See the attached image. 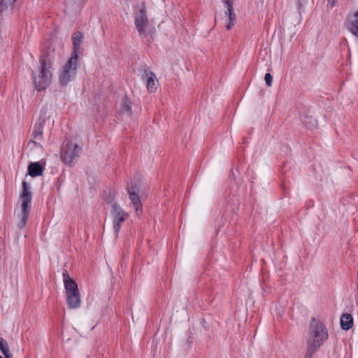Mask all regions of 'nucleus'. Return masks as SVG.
Listing matches in <instances>:
<instances>
[{
  "label": "nucleus",
  "mask_w": 358,
  "mask_h": 358,
  "mask_svg": "<svg viewBox=\"0 0 358 358\" xmlns=\"http://www.w3.org/2000/svg\"><path fill=\"white\" fill-rule=\"evenodd\" d=\"M6 358H13L12 355L10 353V351H8L7 353L3 354Z\"/></svg>",
  "instance_id": "nucleus-25"
},
{
  "label": "nucleus",
  "mask_w": 358,
  "mask_h": 358,
  "mask_svg": "<svg viewBox=\"0 0 358 358\" xmlns=\"http://www.w3.org/2000/svg\"><path fill=\"white\" fill-rule=\"evenodd\" d=\"M84 39L83 34L80 31H76L73 34L72 43L73 45V50L71 57H74L75 59H78V51L80 49V45Z\"/></svg>",
  "instance_id": "nucleus-11"
},
{
  "label": "nucleus",
  "mask_w": 358,
  "mask_h": 358,
  "mask_svg": "<svg viewBox=\"0 0 358 358\" xmlns=\"http://www.w3.org/2000/svg\"><path fill=\"white\" fill-rule=\"evenodd\" d=\"M20 199L22 201V212L20 215L18 227L20 229H22L25 227L27 219L29 217L31 208V201L32 199V194L30 191V186L24 180L22 182V192L20 194Z\"/></svg>",
  "instance_id": "nucleus-5"
},
{
  "label": "nucleus",
  "mask_w": 358,
  "mask_h": 358,
  "mask_svg": "<svg viewBox=\"0 0 358 358\" xmlns=\"http://www.w3.org/2000/svg\"><path fill=\"white\" fill-rule=\"evenodd\" d=\"M0 358H3V357L0 355Z\"/></svg>",
  "instance_id": "nucleus-26"
},
{
  "label": "nucleus",
  "mask_w": 358,
  "mask_h": 358,
  "mask_svg": "<svg viewBox=\"0 0 358 358\" xmlns=\"http://www.w3.org/2000/svg\"><path fill=\"white\" fill-rule=\"evenodd\" d=\"M227 10L225 12V15L229 17V22L226 25L227 30H230L235 24L236 14L234 11L233 6L227 7Z\"/></svg>",
  "instance_id": "nucleus-16"
},
{
  "label": "nucleus",
  "mask_w": 358,
  "mask_h": 358,
  "mask_svg": "<svg viewBox=\"0 0 358 358\" xmlns=\"http://www.w3.org/2000/svg\"><path fill=\"white\" fill-rule=\"evenodd\" d=\"M0 350L3 354H6L9 351L8 343L2 338H0Z\"/></svg>",
  "instance_id": "nucleus-20"
},
{
  "label": "nucleus",
  "mask_w": 358,
  "mask_h": 358,
  "mask_svg": "<svg viewBox=\"0 0 358 358\" xmlns=\"http://www.w3.org/2000/svg\"><path fill=\"white\" fill-rule=\"evenodd\" d=\"M145 76L147 82V89L149 92H153L157 87V79L155 74L151 71H146Z\"/></svg>",
  "instance_id": "nucleus-12"
},
{
  "label": "nucleus",
  "mask_w": 358,
  "mask_h": 358,
  "mask_svg": "<svg viewBox=\"0 0 358 358\" xmlns=\"http://www.w3.org/2000/svg\"><path fill=\"white\" fill-rule=\"evenodd\" d=\"M45 119H40L34 125L33 129V140L29 142V144L33 143L36 147H41V144L37 141H41L43 139V127L45 124Z\"/></svg>",
  "instance_id": "nucleus-9"
},
{
  "label": "nucleus",
  "mask_w": 358,
  "mask_h": 358,
  "mask_svg": "<svg viewBox=\"0 0 358 358\" xmlns=\"http://www.w3.org/2000/svg\"><path fill=\"white\" fill-rule=\"evenodd\" d=\"M17 0H1L0 1V13L3 10L13 6Z\"/></svg>",
  "instance_id": "nucleus-19"
},
{
  "label": "nucleus",
  "mask_w": 358,
  "mask_h": 358,
  "mask_svg": "<svg viewBox=\"0 0 358 358\" xmlns=\"http://www.w3.org/2000/svg\"><path fill=\"white\" fill-rule=\"evenodd\" d=\"M111 216L113 218V230L115 231V237H117L122 223L128 217V213H126L118 204L113 203L112 206Z\"/></svg>",
  "instance_id": "nucleus-8"
},
{
  "label": "nucleus",
  "mask_w": 358,
  "mask_h": 358,
  "mask_svg": "<svg viewBox=\"0 0 358 358\" xmlns=\"http://www.w3.org/2000/svg\"><path fill=\"white\" fill-rule=\"evenodd\" d=\"M134 25L138 34L147 38L148 41L152 39L156 32L155 27L150 22L145 5H138L134 10Z\"/></svg>",
  "instance_id": "nucleus-3"
},
{
  "label": "nucleus",
  "mask_w": 358,
  "mask_h": 358,
  "mask_svg": "<svg viewBox=\"0 0 358 358\" xmlns=\"http://www.w3.org/2000/svg\"><path fill=\"white\" fill-rule=\"evenodd\" d=\"M264 80L267 86L270 87L272 85L273 77L270 73H266L265 74Z\"/></svg>",
  "instance_id": "nucleus-21"
},
{
  "label": "nucleus",
  "mask_w": 358,
  "mask_h": 358,
  "mask_svg": "<svg viewBox=\"0 0 358 358\" xmlns=\"http://www.w3.org/2000/svg\"><path fill=\"white\" fill-rule=\"evenodd\" d=\"M304 125L309 129H313L317 127V120L311 116H306L303 120Z\"/></svg>",
  "instance_id": "nucleus-18"
},
{
  "label": "nucleus",
  "mask_w": 358,
  "mask_h": 358,
  "mask_svg": "<svg viewBox=\"0 0 358 358\" xmlns=\"http://www.w3.org/2000/svg\"><path fill=\"white\" fill-rule=\"evenodd\" d=\"M235 0H223V3L226 7H231L234 5V1Z\"/></svg>",
  "instance_id": "nucleus-22"
},
{
  "label": "nucleus",
  "mask_w": 358,
  "mask_h": 358,
  "mask_svg": "<svg viewBox=\"0 0 358 358\" xmlns=\"http://www.w3.org/2000/svg\"><path fill=\"white\" fill-rule=\"evenodd\" d=\"M341 326L344 330H349L352 327L353 318L350 314H343L341 317Z\"/></svg>",
  "instance_id": "nucleus-15"
},
{
  "label": "nucleus",
  "mask_w": 358,
  "mask_h": 358,
  "mask_svg": "<svg viewBox=\"0 0 358 358\" xmlns=\"http://www.w3.org/2000/svg\"><path fill=\"white\" fill-rule=\"evenodd\" d=\"M307 3V0H298V4L299 8L303 6Z\"/></svg>",
  "instance_id": "nucleus-23"
},
{
  "label": "nucleus",
  "mask_w": 358,
  "mask_h": 358,
  "mask_svg": "<svg viewBox=\"0 0 358 358\" xmlns=\"http://www.w3.org/2000/svg\"><path fill=\"white\" fill-rule=\"evenodd\" d=\"M28 173L31 177L40 176L43 174L44 167L38 162H31L28 166Z\"/></svg>",
  "instance_id": "nucleus-14"
},
{
  "label": "nucleus",
  "mask_w": 358,
  "mask_h": 358,
  "mask_svg": "<svg viewBox=\"0 0 358 358\" xmlns=\"http://www.w3.org/2000/svg\"><path fill=\"white\" fill-rule=\"evenodd\" d=\"M348 29L352 34L358 37V11H355L349 17Z\"/></svg>",
  "instance_id": "nucleus-13"
},
{
  "label": "nucleus",
  "mask_w": 358,
  "mask_h": 358,
  "mask_svg": "<svg viewBox=\"0 0 358 358\" xmlns=\"http://www.w3.org/2000/svg\"><path fill=\"white\" fill-rule=\"evenodd\" d=\"M328 4L330 5L331 8L334 7L337 0H327Z\"/></svg>",
  "instance_id": "nucleus-24"
},
{
  "label": "nucleus",
  "mask_w": 358,
  "mask_h": 358,
  "mask_svg": "<svg viewBox=\"0 0 358 358\" xmlns=\"http://www.w3.org/2000/svg\"><path fill=\"white\" fill-rule=\"evenodd\" d=\"M121 113L128 117H130L131 115V102L127 99L124 100L121 108Z\"/></svg>",
  "instance_id": "nucleus-17"
},
{
  "label": "nucleus",
  "mask_w": 358,
  "mask_h": 358,
  "mask_svg": "<svg viewBox=\"0 0 358 358\" xmlns=\"http://www.w3.org/2000/svg\"><path fill=\"white\" fill-rule=\"evenodd\" d=\"M66 295V303L69 308H77L80 305V294L78 285L69 275L66 270L62 273Z\"/></svg>",
  "instance_id": "nucleus-4"
},
{
  "label": "nucleus",
  "mask_w": 358,
  "mask_h": 358,
  "mask_svg": "<svg viewBox=\"0 0 358 358\" xmlns=\"http://www.w3.org/2000/svg\"><path fill=\"white\" fill-rule=\"evenodd\" d=\"M78 59L71 57L65 65L62 67L59 80L62 85H67L76 76L77 73Z\"/></svg>",
  "instance_id": "nucleus-6"
},
{
  "label": "nucleus",
  "mask_w": 358,
  "mask_h": 358,
  "mask_svg": "<svg viewBox=\"0 0 358 358\" xmlns=\"http://www.w3.org/2000/svg\"><path fill=\"white\" fill-rule=\"evenodd\" d=\"M327 338L328 332L324 324L313 318L310 324L305 358H311Z\"/></svg>",
  "instance_id": "nucleus-1"
},
{
  "label": "nucleus",
  "mask_w": 358,
  "mask_h": 358,
  "mask_svg": "<svg viewBox=\"0 0 358 358\" xmlns=\"http://www.w3.org/2000/svg\"><path fill=\"white\" fill-rule=\"evenodd\" d=\"M52 69L50 58L47 55L41 56L38 71L32 73L33 82L38 91L45 90L50 85L52 78Z\"/></svg>",
  "instance_id": "nucleus-2"
},
{
  "label": "nucleus",
  "mask_w": 358,
  "mask_h": 358,
  "mask_svg": "<svg viewBox=\"0 0 358 358\" xmlns=\"http://www.w3.org/2000/svg\"><path fill=\"white\" fill-rule=\"evenodd\" d=\"M137 186L134 182H131V185L128 187L127 191L129 196V199L131 201V203L136 210L137 214H138V210L141 208V203L138 193L136 192Z\"/></svg>",
  "instance_id": "nucleus-10"
},
{
  "label": "nucleus",
  "mask_w": 358,
  "mask_h": 358,
  "mask_svg": "<svg viewBox=\"0 0 358 358\" xmlns=\"http://www.w3.org/2000/svg\"><path fill=\"white\" fill-rule=\"evenodd\" d=\"M81 148L77 144L68 143L62 147L61 152L62 160L67 165L71 166L79 157Z\"/></svg>",
  "instance_id": "nucleus-7"
}]
</instances>
